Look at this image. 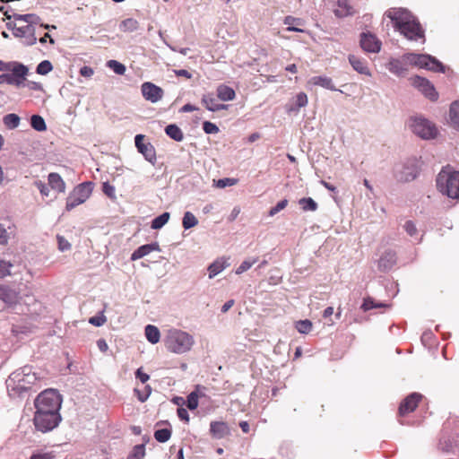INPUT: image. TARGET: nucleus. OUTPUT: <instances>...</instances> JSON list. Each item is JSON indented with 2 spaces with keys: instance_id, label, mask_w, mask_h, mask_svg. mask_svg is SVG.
Here are the masks:
<instances>
[{
  "instance_id": "e433bc0d",
  "label": "nucleus",
  "mask_w": 459,
  "mask_h": 459,
  "mask_svg": "<svg viewBox=\"0 0 459 459\" xmlns=\"http://www.w3.org/2000/svg\"><path fill=\"white\" fill-rule=\"evenodd\" d=\"M107 66L118 75H122L126 72V66L117 60H108L107 62Z\"/></svg>"
},
{
  "instance_id": "0e129e2a",
  "label": "nucleus",
  "mask_w": 459,
  "mask_h": 459,
  "mask_svg": "<svg viewBox=\"0 0 459 459\" xmlns=\"http://www.w3.org/2000/svg\"><path fill=\"white\" fill-rule=\"evenodd\" d=\"M94 74V71L91 67L90 66H82L81 69H80V74L83 77H87V78H90Z\"/></svg>"
},
{
  "instance_id": "c756f323",
  "label": "nucleus",
  "mask_w": 459,
  "mask_h": 459,
  "mask_svg": "<svg viewBox=\"0 0 459 459\" xmlns=\"http://www.w3.org/2000/svg\"><path fill=\"white\" fill-rule=\"evenodd\" d=\"M20 117L14 113L7 114L3 118L4 126L9 129L17 128L20 125Z\"/></svg>"
},
{
  "instance_id": "39448f33",
  "label": "nucleus",
  "mask_w": 459,
  "mask_h": 459,
  "mask_svg": "<svg viewBox=\"0 0 459 459\" xmlns=\"http://www.w3.org/2000/svg\"><path fill=\"white\" fill-rule=\"evenodd\" d=\"M194 338L191 334L179 329H170L164 339L168 351L177 354L189 351L194 345Z\"/></svg>"
},
{
  "instance_id": "cd10ccee",
  "label": "nucleus",
  "mask_w": 459,
  "mask_h": 459,
  "mask_svg": "<svg viewBox=\"0 0 459 459\" xmlns=\"http://www.w3.org/2000/svg\"><path fill=\"white\" fill-rule=\"evenodd\" d=\"M145 338L152 344H156L160 340V332L159 328L153 325H145Z\"/></svg>"
},
{
  "instance_id": "3c124183",
  "label": "nucleus",
  "mask_w": 459,
  "mask_h": 459,
  "mask_svg": "<svg viewBox=\"0 0 459 459\" xmlns=\"http://www.w3.org/2000/svg\"><path fill=\"white\" fill-rule=\"evenodd\" d=\"M106 321L107 318L103 313H100V315L92 316L89 319V323L95 326H101L106 323Z\"/></svg>"
},
{
  "instance_id": "bb28decb",
  "label": "nucleus",
  "mask_w": 459,
  "mask_h": 459,
  "mask_svg": "<svg viewBox=\"0 0 459 459\" xmlns=\"http://www.w3.org/2000/svg\"><path fill=\"white\" fill-rule=\"evenodd\" d=\"M338 8L334 11L337 17H346L354 13L352 6L347 0H338Z\"/></svg>"
},
{
  "instance_id": "4468645a",
  "label": "nucleus",
  "mask_w": 459,
  "mask_h": 459,
  "mask_svg": "<svg viewBox=\"0 0 459 459\" xmlns=\"http://www.w3.org/2000/svg\"><path fill=\"white\" fill-rule=\"evenodd\" d=\"M422 395L419 393H412L408 395L400 404L399 406V414L400 416H404L409 412H412L418 403L421 400Z\"/></svg>"
},
{
  "instance_id": "58836bf2",
  "label": "nucleus",
  "mask_w": 459,
  "mask_h": 459,
  "mask_svg": "<svg viewBox=\"0 0 459 459\" xmlns=\"http://www.w3.org/2000/svg\"><path fill=\"white\" fill-rule=\"evenodd\" d=\"M18 66H25L24 65L18 62H4L0 60V71L1 72H13V70L18 69Z\"/></svg>"
},
{
  "instance_id": "f8f14e48",
  "label": "nucleus",
  "mask_w": 459,
  "mask_h": 459,
  "mask_svg": "<svg viewBox=\"0 0 459 459\" xmlns=\"http://www.w3.org/2000/svg\"><path fill=\"white\" fill-rule=\"evenodd\" d=\"M359 43L362 49L366 52L378 53L381 50V41L371 32H362Z\"/></svg>"
},
{
  "instance_id": "ddd939ff",
  "label": "nucleus",
  "mask_w": 459,
  "mask_h": 459,
  "mask_svg": "<svg viewBox=\"0 0 459 459\" xmlns=\"http://www.w3.org/2000/svg\"><path fill=\"white\" fill-rule=\"evenodd\" d=\"M13 34L16 38H21L24 45L32 46L37 42L35 28H31L30 26H15L13 29Z\"/></svg>"
},
{
  "instance_id": "338daca9",
  "label": "nucleus",
  "mask_w": 459,
  "mask_h": 459,
  "mask_svg": "<svg viewBox=\"0 0 459 459\" xmlns=\"http://www.w3.org/2000/svg\"><path fill=\"white\" fill-rule=\"evenodd\" d=\"M240 213V207L235 206L228 217L229 221H234Z\"/></svg>"
},
{
  "instance_id": "4c0bfd02",
  "label": "nucleus",
  "mask_w": 459,
  "mask_h": 459,
  "mask_svg": "<svg viewBox=\"0 0 459 459\" xmlns=\"http://www.w3.org/2000/svg\"><path fill=\"white\" fill-rule=\"evenodd\" d=\"M307 105V94L304 92H299V94H297L296 99H295V107L290 108L289 110L290 111L299 110L300 108H303Z\"/></svg>"
},
{
  "instance_id": "f704fd0d",
  "label": "nucleus",
  "mask_w": 459,
  "mask_h": 459,
  "mask_svg": "<svg viewBox=\"0 0 459 459\" xmlns=\"http://www.w3.org/2000/svg\"><path fill=\"white\" fill-rule=\"evenodd\" d=\"M299 204L305 212H314L317 209V204L311 197H304L299 199Z\"/></svg>"
},
{
  "instance_id": "2f4dec72",
  "label": "nucleus",
  "mask_w": 459,
  "mask_h": 459,
  "mask_svg": "<svg viewBox=\"0 0 459 459\" xmlns=\"http://www.w3.org/2000/svg\"><path fill=\"white\" fill-rule=\"evenodd\" d=\"M449 117L452 125L459 128V101H455L451 104L449 109Z\"/></svg>"
},
{
  "instance_id": "13d9d810",
  "label": "nucleus",
  "mask_w": 459,
  "mask_h": 459,
  "mask_svg": "<svg viewBox=\"0 0 459 459\" xmlns=\"http://www.w3.org/2000/svg\"><path fill=\"white\" fill-rule=\"evenodd\" d=\"M55 455L53 452H39L33 454L30 459H54Z\"/></svg>"
},
{
  "instance_id": "49530a36",
  "label": "nucleus",
  "mask_w": 459,
  "mask_h": 459,
  "mask_svg": "<svg viewBox=\"0 0 459 459\" xmlns=\"http://www.w3.org/2000/svg\"><path fill=\"white\" fill-rule=\"evenodd\" d=\"M386 307V305L384 303H376L371 298L365 299L361 305V308L364 311H368V310H370L375 307Z\"/></svg>"
},
{
  "instance_id": "dca6fc26",
  "label": "nucleus",
  "mask_w": 459,
  "mask_h": 459,
  "mask_svg": "<svg viewBox=\"0 0 459 459\" xmlns=\"http://www.w3.org/2000/svg\"><path fill=\"white\" fill-rule=\"evenodd\" d=\"M163 90L152 82H145V100L156 103L162 99Z\"/></svg>"
},
{
  "instance_id": "a18cd8bd",
  "label": "nucleus",
  "mask_w": 459,
  "mask_h": 459,
  "mask_svg": "<svg viewBox=\"0 0 459 459\" xmlns=\"http://www.w3.org/2000/svg\"><path fill=\"white\" fill-rule=\"evenodd\" d=\"M102 191L112 201L117 200L116 188L114 186L110 185L108 182L103 183Z\"/></svg>"
},
{
  "instance_id": "9d476101",
  "label": "nucleus",
  "mask_w": 459,
  "mask_h": 459,
  "mask_svg": "<svg viewBox=\"0 0 459 459\" xmlns=\"http://www.w3.org/2000/svg\"><path fill=\"white\" fill-rule=\"evenodd\" d=\"M29 73L27 66H18V69L11 73H4L0 75V84L14 85L21 87L26 80Z\"/></svg>"
},
{
  "instance_id": "1a4fd4ad",
  "label": "nucleus",
  "mask_w": 459,
  "mask_h": 459,
  "mask_svg": "<svg viewBox=\"0 0 459 459\" xmlns=\"http://www.w3.org/2000/svg\"><path fill=\"white\" fill-rule=\"evenodd\" d=\"M410 126L412 132L422 139H432L437 134L436 126L429 120L421 117H412Z\"/></svg>"
},
{
  "instance_id": "20e7f679",
  "label": "nucleus",
  "mask_w": 459,
  "mask_h": 459,
  "mask_svg": "<svg viewBox=\"0 0 459 459\" xmlns=\"http://www.w3.org/2000/svg\"><path fill=\"white\" fill-rule=\"evenodd\" d=\"M437 191L451 199H459V171L450 166L442 168L436 178Z\"/></svg>"
},
{
  "instance_id": "6e6552de",
  "label": "nucleus",
  "mask_w": 459,
  "mask_h": 459,
  "mask_svg": "<svg viewBox=\"0 0 459 459\" xmlns=\"http://www.w3.org/2000/svg\"><path fill=\"white\" fill-rule=\"evenodd\" d=\"M420 162L416 158L408 159L395 169V178L401 182H411L420 174Z\"/></svg>"
},
{
  "instance_id": "5fc2aeb1",
  "label": "nucleus",
  "mask_w": 459,
  "mask_h": 459,
  "mask_svg": "<svg viewBox=\"0 0 459 459\" xmlns=\"http://www.w3.org/2000/svg\"><path fill=\"white\" fill-rule=\"evenodd\" d=\"M203 129L206 134H217L219 132V127L215 124L209 121L204 122Z\"/></svg>"
},
{
  "instance_id": "b1692460",
  "label": "nucleus",
  "mask_w": 459,
  "mask_h": 459,
  "mask_svg": "<svg viewBox=\"0 0 459 459\" xmlns=\"http://www.w3.org/2000/svg\"><path fill=\"white\" fill-rule=\"evenodd\" d=\"M229 264L224 258H218L208 266L209 278L212 279L222 272Z\"/></svg>"
},
{
  "instance_id": "72a5a7b5",
  "label": "nucleus",
  "mask_w": 459,
  "mask_h": 459,
  "mask_svg": "<svg viewBox=\"0 0 459 459\" xmlns=\"http://www.w3.org/2000/svg\"><path fill=\"white\" fill-rule=\"evenodd\" d=\"M170 214L168 212H163L160 216L156 217L152 221V228L153 230L161 229L169 220Z\"/></svg>"
},
{
  "instance_id": "7ed1b4c3",
  "label": "nucleus",
  "mask_w": 459,
  "mask_h": 459,
  "mask_svg": "<svg viewBox=\"0 0 459 459\" xmlns=\"http://www.w3.org/2000/svg\"><path fill=\"white\" fill-rule=\"evenodd\" d=\"M38 381V377L30 366H24L13 371L6 380L11 396H22L31 390Z\"/></svg>"
},
{
  "instance_id": "412c9836",
  "label": "nucleus",
  "mask_w": 459,
  "mask_h": 459,
  "mask_svg": "<svg viewBox=\"0 0 459 459\" xmlns=\"http://www.w3.org/2000/svg\"><path fill=\"white\" fill-rule=\"evenodd\" d=\"M387 69L397 76H403L408 70L403 57L401 59L392 58L387 64Z\"/></svg>"
},
{
  "instance_id": "423d86ee",
  "label": "nucleus",
  "mask_w": 459,
  "mask_h": 459,
  "mask_svg": "<svg viewBox=\"0 0 459 459\" xmlns=\"http://www.w3.org/2000/svg\"><path fill=\"white\" fill-rule=\"evenodd\" d=\"M405 65H412L433 72H445V67L437 59L427 54L407 53L403 56Z\"/></svg>"
},
{
  "instance_id": "2eb2a0df",
  "label": "nucleus",
  "mask_w": 459,
  "mask_h": 459,
  "mask_svg": "<svg viewBox=\"0 0 459 459\" xmlns=\"http://www.w3.org/2000/svg\"><path fill=\"white\" fill-rule=\"evenodd\" d=\"M396 264V253L393 250H386L378 260V269L385 272L390 270Z\"/></svg>"
},
{
  "instance_id": "8fccbe9b",
  "label": "nucleus",
  "mask_w": 459,
  "mask_h": 459,
  "mask_svg": "<svg viewBox=\"0 0 459 459\" xmlns=\"http://www.w3.org/2000/svg\"><path fill=\"white\" fill-rule=\"evenodd\" d=\"M287 204H288L287 199H283V200L280 201L275 206H273L270 209L269 216H274L279 212L283 210L287 206Z\"/></svg>"
},
{
  "instance_id": "79ce46f5",
  "label": "nucleus",
  "mask_w": 459,
  "mask_h": 459,
  "mask_svg": "<svg viewBox=\"0 0 459 459\" xmlns=\"http://www.w3.org/2000/svg\"><path fill=\"white\" fill-rule=\"evenodd\" d=\"M257 262V258H248L243 261L240 265L236 269V274H241L249 270L253 264Z\"/></svg>"
},
{
  "instance_id": "a19ab883",
  "label": "nucleus",
  "mask_w": 459,
  "mask_h": 459,
  "mask_svg": "<svg viewBox=\"0 0 459 459\" xmlns=\"http://www.w3.org/2000/svg\"><path fill=\"white\" fill-rule=\"evenodd\" d=\"M296 329L300 333H308L312 329V323L308 319L299 320L296 323Z\"/></svg>"
},
{
  "instance_id": "37998d69",
  "label": "nucleus",
  "mask_w": 459,
  "mask_h": 459,
  "mask_svg": "<svg viewBox=\"0 0 459 459\" xmlns=\"http://www.w3.org/2000/svg\"><path fill=\"white\" fill-rule=\"evenodd\" d=\"M52 69L53 65L51 62L48 60H44L38 65L36 71L39 74L45 75L51 72Z\"/></svg>"
},
{
  "instance_id": "09e8293b",
  "label": "nucleus",
  "mask_w": 459,
  "mask_h": 459,
  "mask_svg": "<svg viewBox=\"0 0 459 459\" xmlns=\"http://www.w3.org/2000/svg\"><path fill=\"white\" fill-rule=\"evenodd\" d=\"M145 160H149L152 165H155L156 157L154 148L151 143H145Z\"/></svg>"
},
{
  "instance_id": "69168bd1",
  "label": "nucleus",
  "mask_w": 459,
  "mask_h": 459,
  "mask_svg": "<svg viewBox=\"0 0 459 459\" xmlns=\"http://www.w3.org/2000/svg\"><path fill=\"white\" fill-rule=\"evenodd\" d=\"M22 86H26L30 90H33V91H41L42 90L41 84L39 83V82H30L29 81L26 83L23 82V84Z\"/></svg>"
},
{
  "instance_id": "6e6d98bb",
  "label": "nucleus",
  "mask_w": 459,
  "mask_h": 459,
  "mask_svg": "<svg viewBox=\"0 0 459 459\" xmlns=\"http://www.w3.org/2000/svg\"><path fill=\"white\" fill-rule=\"evenodd\" d=\"M403 229L411 237H413L417 234L416 225L411 221H407L403 225Z\"/></svg>"
},
{
  "instance_id": "ea45409f",
  "label": "nucleus",
  "mask_w": 459,
  "mask_h": 459,
  "mask_svg": "<svg viewBox=\"0 0 459 459\" xmlns=\"http://www.w3.org/2000/svg\"><path fill=\"white\" fill-rule=\"evenodd\" d=\"M138 28L136 20L129 18L123 21L120 24V30L123 31H134Z\"/></svg>"
},
{
  "instance_id": "864d4df0",
  "label": "nucleus",
  "mask_w": 459,
  "mask_h": 459,
  "mask_svg": "<svg viewBox=\"0 0 459 459\" xmlns=\"http://www.w3.org/2000/svg\"><path fill=\"white\" fill-rule=\"evenodd\" d=\"M10 267H12L11 263L0 259V278L10 274Z\"/></svg>"
},
{
  "instance_id": "bf43d9fd",
  "label": "nucleus",
  "mask_w": 459,
  "mask_h": 459,
  "mask_svg": "<svg viewBox=\"0 0 459 459\" xmlns=\"http://www.w3.org/2000/svg\"><path fill=\"white\" fill-rule=\"evenodd\" d=\"M35 186H37V188L39 189V191L40 192V194L42 195H44V196L49 195V189H48V186H47V184L43 183L42 181H36Z\"/></svg>"
},
{
  "instance_id": "c9c22d12",
  "label": "nucleus",
  "mask_w": 459,
  "mask_h": 459,
  "mask_svg": "<svg viewBox=\"0 0 459 459\" xmlns=\"http://www.w3.org/2000/svg\"><path fill=\"white\" fill-rule=\"evenodd\" d=\"M171 437V430L169 429H160L155 430L154 437L160 443L167 442Z\"/></svg>"
},
{
  "instance_id": "f03ea898",
  "label": "nucleus",
  "mask_w": 459,
  "mask_h": 459,
  "mask_svg": "<svg viewBox=\"0 0 459 459\" xmlns=\"http://www.w3.org/2000/svg\"><path fill=\"white\" fill-rule=\"evenodd\" d=\"M385 15L394 23V27L409 40L424 38V30L415 16L404 8H390Z\"/></svg>"
},
{
  "instance_id": "de8ad7c7",
  "label": "nucleus",
  "mask_w": 459,
  "mask_h": 459,
  "mask_svg": "<svg viewBox=\"0 0 459 459\" xmlns=\"http://www.w3.org/2000/svg\"><path fill=\"white\" fill-rule=\"evenodd\" d=\"M143 457V444L137 445L128 455L127 459H142Z\"/></svg>"
},
{
  "instance_id": "a211bd4d",
  "label": "nucleus",
  "mask_w": 459,
  "mask_h": 459,
  "mask_svg": "<svg viewBox=\"0 0 459 459\" xmlns=\"http://www.w3.org/2000/svg\"><path fill=\"white\" fill-rule=\"evenodd\" d=\"M210 432L213 437L221 439L230 434V428L224 421H212Z\"/></svg>"
},
{
  "instance_id": "774afa93",
  "label": "nucleus",
  "mask_w": 459,
  "mask_h": 459,
  "mask_svg": "<svg viewBox=\"0 0 459 459\" xmlns=\"http://www.w3.org/2000/svg\"><path fill=\"white\" fill-rule=\"evenodd\" d=\"M143 257V246H141L139 247L133 254H132V256H131V259L132 260H136V259H139V258H142Z\"/></svg>"
},
{
  "instance_id": "5701e85b",
  "label": "nucleus",
  "mask_w": 459,
  "mask_h": 459,
  "mask_svg": "<svg viewBox=\"0 0 459 459\" xmlns=\"http://www.w3.org/2000/svg\"><path fill=\"white\" fill-rule=\"evenodd\" d=\"M48 185L53 190H56L58 193H64L65 191V183L59 174L50 173L48 177Z\"/></svg>"
},
{
  "instance_id": "aec40b11",
  "label": "nucleus",
  "mask_w": 459,
  "mask_h": 459,
  "mask_svg": "<svg viewBox=\"0 0 459 459\" xmlns=\"http://www.w3.org/2000/svg\"><path fill=\"white\" fill-rule=\"evenodd\" d=\"M349 62L352 68L357 71L360 74L371 75L369 68L367 65V62L364 59L357 57L354 55H350L348 56Z\"/></svg>"
},
{
  "instance_id": "9b49d317",
  "label": "nucleus",
  "mask_w": 459,
  "mask_h": 459,
  "mask_svg": "<svg viewBox=\"0 0 459 459\" xmlns=\"http://www.w3.org/2000/svg\"><path fill=\"white\" fill-rule=\"evenodd\" d=\"M411 83L415 88L422 92L426 98L432 101L437 100L438 94L436 91L433 84L429 80L420 76H414L411 78Z\"/></svg>"
},
{
  "instance_id": "c03bdc74",
  "label": "nucleus",
  "mask_w": 459,
  "mask_h": 459,
  "mask_svg": "<svg viewBox=\"0 0 459 459\" xmlns=\"http://www.w3.org/2000/svg\"><path fill=\"white\" fill-rule=\"evenodd\" d=\"M198 393L191 392L187 395L186 406L189 410H195L198 407Z\"/></svg>"
},
{
  "instance_id": "f3484780",
  "label": "nucleus",
  "mask_w": 459,
  "mask_h": 459,
  "mask_svg": "<svg viewBox=\"0 0 459 459\" xmlns=\"http://www.w3.org/2000/svg\"><path fill=\"white\" fill-rule=\"evenodd\" d=\"M0 299L8 307H12L18 302L19 294L17 291L7 286L0 285Z\"/></svg>"
},
{
  "instance_id": "4d7b16f0",
  "label": "nucleus",
  "mask_w": 459,
  "mask_h": 459,
  "mask_svg": "<svg viewBox=\"0 0 459 459\" xmlns=\"http://www.w3.org/2000/svg\"><path fill=\"white\" fill-rule=\"evenodd\" d=\"M58 249L61 252L67 251L71 248V244L62 236H57Z\"/></svg>"
},
{
  "instance_id": "393cba45",
  "label": "nucleus",
  "mask_w": 459,
  "mask_h": 459,
  "mask_svg": "<svg viewBox=\"0 0 459 459\" xmlns=\"http://www.w3.org/2000/svg\"><path fill=\"white\" fill-rule=\"evenodd\" d=\"M15 21H21L26 22V26H30L31 28H35V25H39L41 22V19L39 16L34 13H27V14H15Z\"/></svg>"
},
{
  "instance_id": "e2e57ef3",
  "label": "nucleus",
  "mask_w": 459,
  "mask_h": 459,
  "mask_svg": "<svg viewBox=\"0 0 459 459\" xmlns=\"http://www.w3.org/2000/svg\"><path fill=\"white\" fill-rule=\"evenodd\" d=\"M135 146L138 152L143 154V134H137L135 136Z\"/></svg>"
},
{
  "instance_id": "680f3d73",
  "label": "nucleus",
  "mask_w": 459,
  "mask_h": 459,
  "mask_svg": "<svg viewBox=\"0 0 459 459\" xmlns=\"http://www.w3.org/2000/svg\"><path fill=\"white\" fill-rule=\"evenodd\" d=\"M177 413L181 420H184L186 422L189 421V413L186 409L180 407L178 409Z\"/></svg>"
},
{
  "instance_id": "4be33fe9",
  "label": "nucleus",
  "mask_w": 459,
  "mask_h": 459,
  "mask_svg": "<svg viewBox=\"0 0 459 459\" xmlns=\"http://www.w3.org/2000/svg\"><path fill=\"white\" fill-rule=\"evenodd\" d=\"M309 83L330 91H337L332 79L325 75L314 76L310 78Z\"/></svg>"
},
{
  "instance_id": "603ef678",
  "label": "nucleus",
  "mask_w": 459,
  "mask_h": 459,
  "mask_svg": "<svg viewBox=\"0 0 459 459\" xmlns=\"http://www.w3.org/2000/svg\"><path fill=\"white\" fill-rule=\"evenodd\" d=\"M237 182H238V180L236 178H225L219 179L216 183V186L220 188H224L226 186H234L237 184Z\"/></svg>"
},
{
  "instance_id": "f257e3e1",
  "label": "nucleus",
  "mask_w": 459,
  "mask_h": 459,
  "mask_svg": "<svg viewBox=\"0 0 459 459\" xmlns=\"http://www.w3.org/2000/svg\"><path fill=\"white\" fill-rule=\"evenodd\" d=\"M62 399L60 394L54 389H48L41 392L35 399L34 414L35 428L45 433L56 428L61 421L59 410Z\"/></svg>"
},
{
  "instance_id": "6ab92c4d",
  "label": "nucleus",
  "mask_w": 459,
  "mask_h": 459,
  "mask_svg": "<svg viewBox=\"0 0 459 459\" xmlns=\"http://www.w3.org/2000/svg\"><path fill=\"white\" fill-rule=\"evenodd\" d=\"M202 104L204 105L208 110L212 112L228 108V105L219 103L212 93L204 94L203 96Z\"/></svg>"
},
{
  "instance_id": "0eeeda50",
  "label": "nucleus",
  "mask_w": 459,
  "mask_h": 459,
  "mask_svg": "<svg viewBox=\"0 0 459 459\" xmlns=\"http://www.w3.org/2000/svg\"><path fill=\"white\" fill-rule=\"evenodd\" d=\"M93 185L91 182H83L74 188L66 198L65 210L71 211L83 204L91 195Z\"/></svg>"
},
{
  "instance_id": "a878e982",
  "label": "nucleus",
  "mask_w": 459,
  "mask_h": 459,
  "mask_svg": "<svg viewBox=\"0 0 459 459\" xmlns=\"http://www.w3.org/2000/svg\"><path fill=\"white\" fill-rule=\"evenodd\" d=\"M217 96L222 101H230L235 99L236 93L231 87L221 84L217 88Z\"/></svg>"
},
{
  "instance_id": "7c9ffc66",
  "label": "nucleus",
  "mask_w": 459,
  "mask_h": 459,
  "mask_svg": "<svg viewBox=\"0 0 459 459\" xmlns=\"http://www.w3.org/2000/svg\"><path fill=\"white\" fill-rule=\"evenodd\" d=\"M31 127L38 132H44L47 130V125L44 118L39 115H32L30 117Z\"/></svg>"
},
{
  "instance_id": "473e14b6",
  "label": "nucleus",
  "mask_w": 459,
  "mask_h": 459,
  "mask_svg": "<svg viewBox=\"0 0 459 459\" xmlns=\"http://www.w3.org/2000/svg\"><path fill=\"white\" fill-rule=\"evenodd\" d=\"M198 224V220L191 212H186L184 213L182 225L185 230H189Z\"/></svg>"
},
{
  "instance_id": "052dcab7",
  "label": "nucleus",
  "mask_w": 459,
  "mask_h": 459,
  "mask_svg": "<svg viewBox=\"0 0 459 459\" xmlns=\"http://www.w3.org/2000/svg\"><path fill=\"white\" fill-rule=\"evenodd\" d=\"M9 239V233L7 232V230L0 224V245H5L7 244Z\"/></svg>"
},
{
  "instance_id": "c85d7f7f",
  "label": "nucleus",
  "mask_w": 459,
  "mask_h": 459,
  "mask_svg": "<svg viewBox=\"0 0 459 459\" xmlns=\"http://www.w3.org/2000/svg\"><path fill=\"white\" fill-rule=\"evenodd\" d=\"M165 133L167 135L176 142H181L184 139V134L182 130L175 124H171L166 126Z\"/></svg>"
}]
</instances>
